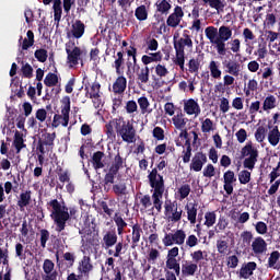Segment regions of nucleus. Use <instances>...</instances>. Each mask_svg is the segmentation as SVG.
<instances>
[{
    "instance_id": "obj_15",
    "label": "nucleus",
    "mask_w": 280,
    "mask_h": 280,
    "mask_svg": "<svg viewBox=\"0 0 280 280\" xmlns=\"http://www.w3.org/2000/svg\"><path fill=\"white\" fill-rule=\"evenodd\" d=\"M268 142L272 145V148H277L280 142V131L277 125L268 124V133H267Z\"/></svg>"
},
{
    "instance_id": "obj_60",
    "label": "nucleus",
    "mask_w": 280,
    "mask_h": 280,
    "mask_svg": "<svg viewBox=\"0 0 280 280\" xmlns=\"http://www.w3.org/2000/svg\"><path fill=\"white\" fill-rule=\"evenodd\" d=\"M155 73L159 78H165L170 73V70H167L165 66L160 63L155 67Z\"/></svg>"
},
{
    "instance_id": "obj_36",
    "label": "nucleus",
    "mask_w": 280,
    "mask_h": 280,
    "mask_svg": "<svg viewBox=\"0 0 280 280\" xmlns=\"http://www.w3.org/2000/svg\"><path fill=\"white\" fill-rule=\"evenodd\" d=\"M163 55L161 51L142 56L143 65H152V62H161Z\"/></svg>"
},
{
    "instance_id": "obj_64",
    "label": "nucleus",
    "mask_w": 280,
    "mask_h": 280,
    "mask_svg": "<svg viewBox=\"0 0 280 280\" xmlns=\"http://www.w3.org/2000/svg\"><path fill=\"white\" fill-rule=\"evenodd\" d=\"M35 58L39 61V62H45L47 60V50L45 49H38L35 51Z\"/></svg>"
},
{
    "instance_id": "obj_53",
    "label": "nucleus",
    "mask_w": 280,
    "mask_h": 280,
    "mask_svg": "<svg viewBox=\"0 0 280 280\" xmlns=\"http://www.w3.org/2000/svg\"><path fill=\"white\" fill-rule=\"evenodd\" d=\"M235 137L238 143H246V140L248 139V132H246V129L241 128L238 131H236Z\"/></svg>"
},
{
    "instance_id": "obj_4",
    "label": "nucleus",
    "mask_w": 280,
    "mask_h": 280,
    "mask_svg": "<svg viewBox=\"0 0 280 280\" xmlns=\"http://www.w3.org/2000/svg\"><path fill=\"white\" fill-rule=\"evenodd\" d=\"M50 207V218L56 225L55 231L62 233L67 228V221L71 218L69 214V208L65 206V202H60L57 199H52L48 202Z\"/></svg>"
},
{
    "instance_id": "obj_37",
    "label": "nucleus",
    "mask_w": 280,
    "mask_h": 280,
    "mask_svg": "<svg viewBox=\"0 0 280 280\" xmlns=\"http://www.w3.org/2000/svg\"><path fill=\"white\" fill-rule=\"evenodd\" d=\"M79 270L83 275H89V272L93 270V265H91V258L84 256L79 266Z\"/></svg>"
},
{
    "instance_id": "obj_16",
    "label": "nucleus",
    "mask_w": 280,
    "mask_h": 280,
    "mask_svg": "<svg viewBox=\"0 0 280 280\" xmlns=\"http://www.w3.org/2000/svg\"><path fill=\"white\" fill-rule=\"evenodd\" d=\"M257 270V262L249 261L242 265L241 269L238 270L237 275L240 279H250L253 277V272Z\"/></svg>"
},
{
    "instance_id": "obj_48",
    "label": "nucleus",
    "mask_w": 280,
    "mask_h": 280,
    "mask_svg": "<svg viewBox=\"0 0 280 280\" xmlns=\"http://www.w3.org/2000/svg\"><path fill=\"white\" fill-rule=\"evenodd\" d=\"M14 147L16 148L18 152H21L23 148H25V144L23 143V133L16 131L14 135Z\"/></svg>"
},
{
    "instance_id": "obj_29",
    "label": "nucleus",
    "mask_w": 280,
    "mask_h": 280,
    "mask_svg": "<svg viewBox=\"0 0 280 280\" xmlns=\"http://www.w3.org/2000/svg\"><path fill=\"white\" fill-rule=\"evenodd\" d=\"M136 75L138 78V82L140 84H148L150 82V68L149 67H143L139 68L136 70Z\"/></svg>"
},
{
    "instance_id": "obj_38",
    "label": "nucleus",
    "mask_w": 280,
    "mask_h": 280,
    "mask_svg": "<svg viewBox=\"0 0 280 280\" xmlns=\"http://www.w3.org/2000/svg\"><path fill=\"white\" fill-rule=\"evenodd\" d=\"M54 19L57 26L60 25V19H62V2L60 0H56L54 3Z\"/></svg>"
},
{
    "instance_id": "obj_5",
    "label": "nucleus",
    "mask_w": 280,
    "mask_h": 280,
    "mask_svg": "<svg viewBox=\"0 0 280 280\" xmlns=\"http://www.w3.org/2000/svg\"><path fill=\"white\" fill-rule=\"evenodd\" d=\"M241 155L245 159L243 161V167L253 172L259 159V149L257 145H255L253 141L246 142V144L241 149Z\"/></svg>"
},
{
    "instance_id": "obj_17",
    "label": "nucleus",
    "mask_w": 280,
    "mask_h": 280,
    "mask_svg": "<svg viewBox=\"0 0 280 280\" xmlns=\"http://www.w3.org/2000/svg\"><path fill=\"white\" fill-rule=\"evenodd\" d=\"M55 265L54 261L46 259L43 265V270L45 275L43 276V280H57L58 272L54 271Z\"/></svg>"
},
{
    "instance_id": "obj_35",
    "label": "nucleus",
    "mask_w": 280,
    "mask_h": 280,
    "mask_svg": "<svg viewBox=\"0 0 280 280\" xmlns=\"http://www.w3.org/2000/svg\"><path fill=\"white\" fill-rule=\"evenodd\" d=\"M127 84H128V81L124 75L120 74V77L116 79L113 85L114 93H124V91H126Z\"/></svg>"
},
{
    "instance_id": "obj_12",
    "label": "nucleus",
    "mask_w": 280,
    "mask_h": 280,
    "mask_svg": "<svg viewBox=\"0 0 280 280\" xmlns=\"http://www.w3.org/2000/svg\"><path fill=\"white\" fill-rule=\"evenodd\" d=\"M237 183V177H235V172L233 171H226L223 174V189L228 196H231L233 194V185Z\"/></svg>"
},
{
    "instance_id": "obj_31",
    "label": "nucleus",
    "mask_w": 280,
    "mask_h": 280,
    "mask_svg": "<svg viewBox=\"0 0 280 280\" xmlns=\"http://www.w3.org/2000/svg\"><path fill=\"white\" fill-rule=\"evenodd\" d=\"M277 108V97L275 95H268L262 102V110L270 113V110Z\"/></svg>"
},
{
    "instance_id": "obj_26",
    "label": "nucleus",
    "mask_w": 280,
    "mask_h": 280,
    "mask_svg": "<svg viewBox=\"0 0 280 280\" xmlns=\"http://www.w3.org/2000/svg\"><path fill=\"white\" fill-rule=\"evenodd\" d=\"M185 210L187 213V220L190 222V224H196V218L198 215V205L194 202L187 203Z\"/></svg>"
},
{
    "instance_id": "obj_28",
    "label": "nucleus",
    "mask_w": 280,
    "mask_h": 280,
    "mask_svg": "<svg viewBox=\"0 0 280 280\" xmlns=\"http://www.w3.org/2000/svg\"><path fill=\"white\" fill-rule=\"evenodd\" d=\"M223 66L225 68V72L230 75H234L235 78H237V75H240V71H242L240 63L236 61H224Z\"/></svg>"
},
{
    "instance_id": "obj_25",
    "label": "nucleus",
    "mask_w": 280,
    "mask_h": 280,
    "mask_svg": "<svg viewBox=\"0 0 280 280\" xmlns=\"http://www.w3.org/2000/svg\"><path fill=\"white\" fill-rule=\"evenodd\" d=\"M34 46V32L27 31L26 37L23 39L21 36L19 39V47L22 51H27L30 47Z\"/></svg>"
},
{
    "instance_id": "obj_43",
    "label": "nucleus",
    "mask_w": 280,
    "mask_h": 280,
    "mask_svg": "<svg viewBox=\"0 0 280 280\" xmlns=\"http://www.w3.org/2000/svg\"><path fill=\"white\" fill-rule=\"evenodd\" d=\"M198 244H200V240H198V236L190 234L188 236H186L185 240V248H196V246H198Z\"/></svg>"
},
{
    "instance_id": "obj_55",
    "label": "nucleus",
    "mask_w": 280,
    "mask_h": 280,
    "mask_svg": "<svg viewBox=\"0 0 280 280\" xmlns=\"http://www.w3.org/2000/svg\"><path fill=\"white\" fill-rule=\"evenodd\" d=\"M279 259H280V253L272 252L268 259L269 268H277V262L279 261Z\"/></svg>"
},
{
    "instance_id": "obj_54",
    "label": "nucleus",
    "mask_w": 280,
    "mask_h": 280,
    "mask_svg": "<svg viewBox=\"0 0 280 280\" xmlns=\"http://www.w3.org/2000/svg\"><path fill=\"white\" fill-rule=\"evenodd\" d=\"M121 165H124V161L121 160V156L120 155H116L115 156V160H114V163L110 167V172L113 174H117V172H119V167H121Z\"/></svg>"
},
{
    "instance_id": "obj_34",
    "label": "nucleus",
    "mask_w": 280,
    "mask_h": 280,
    "mask_svg": "<svg viewBox=\"0 0 280 280\" xmlns=\"http://www.w3.org/2000/svg\"><path fill=\"white\" fill-rule=\"evenodd\" d=\"M185 47H194V42H191L189 35H184L178 42L174 43L175 49H183V51H185Z\"/></svg>"
},
{
    "instance_id": "obj_56",
    "label": "nucleus",
    "mask_w": 280,
    "mask_h": 280,
    "mask_svg": "<svg viewBox=\"0 0 280 280\" xmlns=\"http://www.w3.org/2000/svg\"><path fill=\"white\" fill-rule=\"evenodd\" d=\"M258 56V60H264L266 56H268V48H266L265 44H260L255 52Z\"/></svg>"
},
{
    "instance_id": "obj_30",
    "label": "nucleus",
    "mask_w": 280,
    "mask_h": 280,
    "mask_svg": "<svg viewBox=\"0 0 280 280\" xmlns=\"http://www.w3.org/2000/svg\"><path fill=\"white\" fill-rule=\"evenodd\" d=\"M117 244V234L115 232H106L103 236V246L108 249Z\"/></svg>"
},
{
    "instance_id": "obj_58",
    "label": "nucleus",
    "mask_w": 280,
    "mask_h": 280,
    "mask_svg": "<svg viewBox=\"0 0 280 280\" xmlns=\"http://www.w3.org/2000/svg\"><path fill=\"white\" fill-rule=\"evenodd\" d=\"M141 226L139 225H133L132 228V243L138 244L139 240H141Z\"/></svg>"
},
{
    "instance_id": "obj_20",
    "label": "nucleus",
    "mask_w": 280,
    "mask_h": 280,
    "mask_svg": "<svg viewBox=\"0 0 280 280\" xmlns=\"http://www.w3.org/2000/svg\"><path fill=\"white\" fill-rule=\"evenodd\" d=\"M252 249L255 255H264L268 250V244L261 236H258L252 242Z\"/></svg>"
},
{
    "instance_id": "obj_6",
    "label": "nucleus",
    "mask_w": 280,
    "mask_h": 280,
    "mask_svg": "<svg viewBox=\"0 0 280 280\" xmlns=\"http://www.w3.org/2000/svg\"><path fill=\"white\" fill-rule=\"evenodd\" d=\"M69 113H71V98L66 96L62 98L61 115L56 114L52 118V128H58L59 126L67 128L69 126Z\"/></svg>"
},
{
    "instance_id": "obj_3",
    "label": "nucleus",
    "mask_w": 280,
    "mask_h": 280,
    "mask_svg": "<svg viewBox=\"0 0 280 280\" xmlns=\"http://www.w3.org/2000/svg\"><path fill=\"white\" fill-rule=\"evenodd\" d=\"M115 130L125 143H135L137 141V130L130 120L117 118L106 125V135L109 139L115 137Z\"/></svg>"
},
{
    "instance_id": "obj_61",
    "label": "nucleus",
    "mask_w": 280,
    "mask_h": 280,
    "mask_svg": "<svg viewBox=\"0 0 280 280\" xmlns=\"http://www.w3.org/2000/svg\"><path fill=\"white\" fill-rule=\"evenodd\" d=\"M241 240H242L243 244L250 245V242H253V232H250V231L242 232Z\"/></svg>"
},
{
    "instance_id": "obj_39",
    "label": "nucleus",
    "mask_w": 280,
    "mask_h": 280,
    "mask_svg": "<svg viewBox=\"0 0 280 280\" xmlns=\"http://www.w3.org/2000/svg\"><path fill=\"white\" fill-rule=\"evenodd\" d=\"M176 56H175V65H178V67L182 69V71L185 70V50L182 48H175Z\"/></svg>"
},
{
    "instance_id": "obj_62",
    "label": "nucleus",
    "mask_w": 280,
    "mask_h": 280,
    "mask_svg": "<svg viewBox=\"0 0 280 280\" xmlns=\"http://www.w3.org/2000/svg\"><path fill=\"white\" fill-rule=\"evenodd\" d=\"M280 176V162H278L277 167H273L269 174L270 183H275Z\"/></svg>"
},
{
    "instance_id": "obj_27",
    "label": "nucleus",
    "mask_w": 280,
    "mask_h": 280,
    "mask_svg": "<svg viewBox=\"0 0 280 280\" xmlns=\"http://www.w3.org/2000/svg\"><path fill=\"white\" fill-rule=\"evenodd\" d=\"M168 271V272H175V275L177 277L180 276V262L178 261V259L176 258H166V261H165V271Z\"/></svg>"
},
{
    "instance_id": "obj_1",
    "label": "nucleus",
    "mask_w": 280,
    "mask_h": 280,
    "mask_svg": "<svg viewBox=\"0 0 280 280\" xmlns=\"http://www.w3.org/2000/svg\"><path fill=\"white\" fill-rule=\"evenodd\" d=\"M149 185L151 187V191H153L151 198L145 195L140 199V203L144 209H152L156 211V213H161V209H163V194H165V180L163 179V175L159 174L156 168H153L149 175ZM153 200V207H152Z\"/></svg>"
},
{
    "instance_id": "obj_40",
    "label": "nucleus",
    "mask_w": 280,
    "mask_h": 280,
    "mask_svg": "<svg viewBox=\"0 0 280 280\" xmlns=\"http://www.w3.org/2000/svg\"><path fill=\"white\" fill-rule=\"evenodd\" d=\"M191 194V186L189 184H184L179 188H177L176 196L179 200H185Z\"/></svg>"
},
{
    "instance_id": "obj_10",
    "label": "nucleus",
    "mask_w": 280,
    "mask_h": 280,
    "mask_svg": "<svg viewBox=\"0 0 280 280\" xmlns=\"http://www.w3.org/2000/svg\"><path fill=\"white\" fill-rule=\"evenodd\" d=\"M184 113L189 117H195V118L200 117V114L202 113V108L200 107L198 100H194V98L184 100Z\"/></svg>"
},
{
    "instance_id": "obj_49",
    "label": "nucleus",
    "mask_w": 280,
    "mask_h": 280,
    "mask_svg": "<svg viewBox=\"0 0 280 280\" xmlns=\"http://www.w3.org/2000/svg\"><path fill=\"white\" fill-rule=\"evenodd\" d=\"M238 182L241 185H248L250 183V172L247 170H243L238 173Z\"/></svg>"
},
{
    "instance_id": "obj_50",
    "label": "nucleus",
    "mask_w": 280,
    "mask_h": 280,
    "mask_svg": "<svg viewBox=\"0 0 280 280\" xmlns=\"http://www.w3.org/2000/svg\"><path fill=\"white\" fill-rule=\"evenodd\" d=\"M200 69V59L192 58L188 62V71L190 73H198V70Z\"/></svg>"
},
{
    "instance_id": "obj_9",
    "label": "nucleus",
    "mask_w": 280,
    "mask_h": 280,
    "mask_svg": "<svg viewBox=\"0 0 280 280\" xmlns=\"http://www.w3.org/2000/svg\"><path fill=\"white\" fill-rule=\"evenodd\" d=\"M183 19H185V11L183 10V7L176 5L173 9V12L167 16L166 25L176 28L183 23Z\"/></svg>"
},
{
    "instance_id": "obj_24",
    "label": "nucleus",
    "mask_w": 280,
    "mask_h": 280,
    "mask_svg": "<svg viewBox=\"0 0 280 280\" xmlns=\"http://www.w3.org/2000/svg\"><path fill=\"white\" fill-rule=\"evenodd\" d=\"M201 124V132L203 135H211V132H215L218 126L211 118H200Z\"/></svg>"
},
{
    "instance_id": "obj_63",
    "label": "nucleus",
    "mask_w": 280,
    "mask_h": 280,
    "mask_svg": "<svg viewBox=\"0 0 280 280\" xmlns=\"http://www.w3.org/2000/svg\"><path fill=\"white\" fill-rule=\"evenodd\" d=\"M125 108L129 115H132V113H137L139 106L137 105V102L128 101Z\"/></svg>"
},
{
    "instance_id": "obj_47",
    "label": "nucleus",
    "mask_w": 280,
    "mask_h": 280,
    "mask_svg": "<svg viewBox=\"0 0 280 280\" xmlns=\"http://www.w3.org/2000/svg\"><path fill=\"white\" fill-rule=\"evenodd\" d=\"M254 137H255L257 143H264V141L266 139V127L259 126L256 129Z\"/></svg>"
},
{
    "instance_id": "obj_22",
    "label": "nucleus",
    "mask_w": 280,
    "mask_h": 280,
    "mask_svg": "<svg viewBox=\"0 0 280 280\" xmlns=\"http://www.w3.org/2000/svg\"><path fill=\"white\" fill-rule=\"evenodd\" d=\"M198 272V265L191 260H186L182 264L183 277H194Z\"/></svg>"
},
{
    "instance_id": "obj_33",
    "label": "nucleus",
    "mask_w": 280,
    "mask_h": 280,
    "mask_svg": "<svg viewBox=\"0 0 280 280\" xmlns=\"http://www.w3.org/2000/svg\"><path fill=\"white\" fill-rule=\"evenodd\" d=\"M155 8L159 14L167 16V14H170V10H172V3H170L168 0H160L155 3Z\"/></svg>"
},
{
    "instance_id": "obj_2",
    "label": "nucleus",
    "mask_w": 280,
    "mask_h": 280,
    "mask_svg": "<svg viewBox=\"0 0 280 280\" xmlns=\"http://www.w3.org/2000/svg\"><path fill=\"white\" fill-rule=\"evenodd\" d=\"M206 38L215 47L219 56H226V42L233 38V30L226 25L219 28L215 26H208L205 28Z\"/></svg>"
},
{
    "instance_id": "obj_46",
    "label": "nucleus",
    "mask_w": 280,
    "mask_h": 280,
    "mask_svg": "<svg viewBox=\"0 0 280 280\" xmlns=\"http://www.w3.org/2000/svg\"><path fill=\"white\" fill-rule=\"evenodd\" d=\"M102 159H104V153L103 152H96L93 155V166L95 170H102L104 167V163L102 162Z\"/></svg>"
},
{
    "instance_id": "obj_14",
    "label": "nucleus",
    "mask_w": 280,
    "mask_h": 280,
    "mask_svg": "<svg viewBox=\"0 0 280 280\" xmlns=\"http://www.w3.org/2000/svg\"><path fill=\"white\" fill-rule=\"evenodd\" d=\"M165 213L170 222H180V219L183 218V209H178V207L167 203L165 205Z\"/></svg>"
},
{
    "instance_id": "obj_57",
    "label": "nucleus",
    "mask_w": 280,
    "mask_h": 280,
    "mask_svg": "<svg viewBox=\"0 0 280 280\" xmlns=\"http://www.w3.org/2000/svg\"><path fill=\"white\" fill-rule=\"evenodd\" d=\"M217 250L221 255H226V253L229 252V243L226 241H218Z\"/></svg>"
},
{
    "instance_id": "obj_21",
    "label": "nucleus",
    "mask_w": 280,
    "mask_h": 280,
    "mask_svg": "<svg viewBox=\"0 0 280 280\" xmlns=\"http://www.w3.org/2000/svg\"><path fill=\"white\" fill-rule=\"evenodd\" d=\"M205 163H207V155L197 153L191 160L190 170H194V172H201Z\"/></svg>"
},
{
    "instance_id": "obj_18",
    "label": "nucleus",
    "mask_w": 280,
    "mask_h": 280,
    "mask_svg": "<svg viewBox=\"0 0 280 280\" xmlns=\"http://www.w3.org/2000/svg\"><path fill=\"white\" fill-rule=\"evenodd\" d=\"M230 218L233 222H236V224H246V222L250 220V213L233 209L230 211Z\"/></svg>"
},
{
    "instance_id": "obj_32",
    "label": "nucleus",
    "mask_w": 280,
    "mask_h": 280,
    "mask_svg": "<svg viewBox=\"0 0 280 280\" xmlns=\"http://www.w3.org/2000/svg\"><path fill=\"white\" fill-rule=\"evenodd\" d=\"M208 69L210 71L211 78L214 80H220L222 78V70L220 69V63L218 61H210Z\"/></svg>"
},
{
    "instance_id": "obj_51",
    "label": "nucleus",
    "mask_w": 280,
    "mask_h": 280,
    "mask_svg": "<svg viewBox=\"0 0 280 280\" xmlns=\"http://www.w3.org/2000/svg\"><path fill=\"white\" fill-rule=\"evenodd\" d=\"M190 257L192 259V264H200V261H202L205 259V252H202L201 249H197L192 253H190Z\"/></svg>"
},
{
    "instance_id": "obj_8",
    "label": "nucleus",
    "mask_w": 280,
    "mask_h": 280,
    "mask_svg": "<svg viewBox=\"0 0 280 280\" xmlns=\"http://www.w3.org/2000/svg\"><path fill=\"white\" fill-rule=\"evenodd\" d=\"M66 54H67V65L71 69L80 65V61L82 60L83 51L72 40L66 44Z\"/></svg>"
},
{
    "instance_id": "obj_13",
    "label": "nucleus",
    "mask_w": 280,
    "mask_h": 280,
    "mask_svg": "<svg viewBox=\"0 0 280 280\" xmlns=\"http://www.w3.org/2000/svg\"><path fill=\"white\" fill-rule=\"evenodd\" d=\"M86 26L82 21L77 20L70 26V30L67 32L68 38H82L84 36V30Z\"/></svg>"
},
{
    "instance_id": "obj_23",
    "label": "nucleus",
    "mask_w": 280,
    "mask_h": 280,
    "mask_svg": "<svg viewBox=\"0 0 280 280\" xmlns=\"http://www.w3.org/2000/svg\"><path fill=\"white\" fill-rule=\"evenodd\" d=\"M188 121H189V119H187V117H185V114H183V113H177L176 115H174L172 117V124H173L175 130H183V129L187 128Z\"/></svg>"
},
{
    "instance_id": "obj_19",
    "label": "nucleus",
    "mask_w": 280,
    "mask_h": 280,
    "mask_svg": "<svg viewBox=\"0 0 280 280\" xmlns=\"http://www.w3.org/2000/svg\"><path fill=\"white\" fill-rule=\"evenodd\" d=\"M135 16L140 23L147 21L148 16H150V2L137 7L135 10Z\"/></svg>"
},
{
    "instance_id": "obj_45",
    "label": "nucleus",
    "mask_w": 280,
    "mask_h": 280,
    "mask_svg": "<svg viewBox=\"0 0 280 280\" xmlns=\"http://www.w3.org/2000/svg\"><path fill=\"white\" fill-rule=\"evenodd\" d=\"M218 220V217L215 215V212H206L205 214V226H207V229H211V226H213V224H215Z\"/></svg>"
},
{
    "instance_id": "obj_11",
    "label": "nucleus",
    "mask_w": 280,
    "mask_h": 280,
    "mask_svg": "<svg viewBox=\"0 0 280 280\" xmlns=\"http://www.w3.org/2000/svg\"><path fill=\"white\" fill-rule=\"evenodd\" d=\"M101 85L95 82L90 88H86V97H90L94 104V108L102 106V95L100 93Z\"/></svg>"
},
{
    "instance_id": "obj_42",
    "label": "nucleus",
    "mask_w": 280,
    "mask_h": 280,
    "mask_svg": "<svg viewBox=\"0 0 280 280\" xmlns=\"http://www.w3.org/2000/svg\"><path fill=\"white\" fill-rule=\"evenodd\" d=\"M138 104H139L142 115H145V113H148V115H150V113H152V109H150V101H148V97L142 96V97L138 98Z\"/></svg>"
},
{
    "instance_id": "obj_41",
    "label": "nucleus",
    "mask_w": 280,
    "mask_h": 280,
    "mask_svg": "<svg viewBox=\"0 0 280 280\" xmlns=\"http://www.w3.org/2000/svg\"><path fill=\"white\" fill-rule=\"evenodd\" d=\"M32 200V191H24L20 195V199L18 201V205L21 209H24V207H27Z\"/></svg>"
},
{
    "instance_id": "obj_59",
    "label": "nucleus",
    "mask_w": 280,
    "mask_h": 280,
    "mask_svg": "<svg viewBox=\"0 0 280 280\" xmlns=\"http://www.w3.org/2000/svg\"><path fill=\"white\" fill-rule=\"evenodd\" d=\"M203 176L206 178H213V176H215V167L212 164H208L203 168Z\"/></svg>"
},
{
    "instance_id": "obj_7",
    "label": "nucleus",
    "mask_w": 280,
    "mask_h": 280,
    "mask_svg": "<svg viewBox=\"0 0 280 280\" xmlns=\"http://www.w3.org/2000/svg\"><path fill=\"white\" fill-rule=\"evenodd\" d=\"M185 240H187V233L185 230H175L171 233H166L162 238V243L164 246H185Z\"/></svg>"
},
{
    "instance_id": "obj_44",
    "label": "nucleus",
    "mask_w": 280,
    "mask_h": 280,
    "mask_svg": "<svg viewBox=\"0 0 280 280\" xmlns=\"http://www.w3.org/2000/svg\"><path fill=\"white\" fill-rule=\"evenodd\" d=\"M202 1L213 10H217V12H222V10H224V2H222V0H202Z\"/></svg>"
},
{
    "instance_id": "obj_52",
    "label": "nucleus",
    "mask_w": 280,
    "mask_h": 280,
    "mask_svg": "<svg viewBox=\"0 0 280 280\" xmlns=\"http://www.w3.org/2000/svg\"><path fill=\"white\" fill-rule=\"evenodd\" d=\"M44 84L46 86H56V84H58V75H56L54 73H48L45 77Z\"/></svg>"
}]
</instances>
